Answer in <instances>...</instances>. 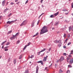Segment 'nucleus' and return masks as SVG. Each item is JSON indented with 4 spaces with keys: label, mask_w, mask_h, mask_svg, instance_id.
<instances>
[{
    "label": "nucleus",
    "mask_w": 73,
    "mask_h": 73,
    "mask_svg": "<svg viewBox=\"0 0 73 73\" xmlns=\"http://www.w3.org/2000/svg\"><path fill=\"white\" fill-rule=\"evenodd\" d=\"M47 27L45 26L43 28L42 30H41V32H40V34H42L45 33H46L48 31V30L47 29Z\"/></svg>",
    "instance_id": "obj_1"
},
{
    "label": "nucleus",
    "mask_w": 73,
    "mask_h": 73,
    "mask_svg": "<svg viewBox=\"0 0 73 73\" xmlns=\"http://www.w3.org/2000/svg\"><path fill=\"white\" fill-rule=\"evenodd\" d=\"M64 60V58L63 56H61L60 58V62H61Z\"/></svg>",
    "instance_id": "obj_2"
},
{
    "label": "nucleus",
    "mask_w": 73,
    "mask_h": 73,
    "mask_svg": "<svg viewBox=\"0 0 73 73\" xmlns=\"http://www.w3.org/2000/svg\"><path fill=\"white\" fill-rule=\"evenodd\" d=\"M46 50V49L45 48H44L43 50H42V51H40V52H38V55H40V52H43L44 51H45Z\"/></svg>",
    "instance_id": "obj_3"
},
{
    "label": "nucleus",
    "mask_w": 73,
    "mask_h": 73,
    "mask_svg": "<svg viewBox=\"0 0 73 73\" xmlns=\"http://www.w3.org/2000/svg\"><path fill=\"white\" fill-rule=\"evenodd\" d=\"M13 23V21H9L7 22V24H12Z\"/></svg>",
    "instance_id": "obj_4"
},
{
    "label": "nucleus",
    "mask_w": 73,
    "mask_h": 73,
    "mask_svg": "<svg viewBox=\"0 0 73 73\" xmlns=\"http://www.w3.org/2000/svg\"><path fill=\"white\" fill-rule=\"evenodd\" d=\"M37 63H40L42 65H43V62L41 60L38 62H37Z\"/></svg>",
    "instance_id": "obj_5"
},
{
    "label": "nucleus",
    "mask_w": 73,
    "mask_h": 73,
    "mask_svg": "<svg viewBox=\"0 0 73 73\" xmlns=\"http://www.w3.org/2000/svg\"><path fill=\"white\" fill-rule=\"evenodd\" d=\"M39 69V68L37 66L36 68V73H38V70Z\"/></svg>",
    "instance_id": "obj_6"
},
{
    "label": "nucleus",
    "mask_w": 73,
    "mask_h": 73,
    "mask_svg": "<svg viewBox=\"0 0 73 73\" xmlns=\"http://www.w3.org/2000/svg\"><path fill=\"white\" fill-rule=\"evenodd\" d=\"M73 63V59H71L70 61V64H72Z\"/></svg>",
    "instance_id": "obj_7"
},
{
    "label": "nucleus",
    "mask_w": 73,
    "mask_h": 73,
    "mask_svg": "<svg viewBox=\"0 0 73 73\" xmlns=\"http://www.w3.org/2000/svg\"><path fill=\"white\" fill-rule=\"evenodd\" d=\"M15 36H13V37L10 38V39L11 40H13V39H15Z\"/></svg>",
    "instance_id": "obj_8"
},
{
    "label": "nucleus",
    "mask_w": 73,
    "mask_h": 73,
    "mask_svg": "<svg viewBox=\"0 0 73 73\" xmlns=\"http://www.w3.org/2000/svg\"><path fill=\"white\" fill-rule=\"evenodd\" d=\"M6 2V1L5 0H4L2 2V5L3 6H4L5 5V4Z\"/></svg>",
    "instance_id": "obj_9"
},
{
    "label": "nucleus",
    "mask_w": 73,
    "mask_h": 73,
    "mask_svg": "<svg viewBox=\"0 0 73 73\" xmlns=\"http://www.w3.org/2000/svg\"><path fill=\"white\" fill-rule=\"evenodd\" d=\"M46 57H44V59L43 60V61L44 62H46Z\"/></svg>",
    "instance_id": "obj_10"
},
{
    "label": "nucleus",
    "mask_w": 73,
    "mask_h": 73,
    "mask_svg": "<svg viewBox=\"0 0 73 73\" xmlns=\"http://www.w3.org/2000/svg\"><path fill=\"white\" fill-rule=\"evenodd\" d=\"M35 21H33V22L32 23V26H31V27H33L34 26V24L35 23Z\"/></svg>",
    "instance_id": "obj_11"
},
{
    "label": "nucleus",
    "mask_w": 73,
    "mask_h": 73,
    "mask_svg": "<svg viewBox=\"0 0 73 73\" xmlns=\"http://www.w3.org/2000/svg\"><path fill=\"white\" fill-rule=\"evenodd\" d=\"M70 59V58L69 57H68L66 58L67 61V62H69V60Z\"/></svg>",
    "instance_id": "obj_12"
},
{
    "label": "nucleus",
    "mask_w": 73,
    "mask_h": 73,
    "mask_svg": "<svg viewBox=\"0 0 73 73\" xmlns=\"http://www.w3.org/2000/svg\"><path fill=\"white\" fill-rule=\"evenodd\" d=\"M59 13V12H58L55 13L54 14V15H55V16H57V15H58Z\"/></svg>",
    "instance_id": "obj_13"
},
{
    "label": "nucleus",
    "mask_w": 73,
    "mask_h": 73,
    "mask_svg": "<svg viewBox=\"0 0 73 73\" xmlns=\"http://www.w3.org/2000/svg\"><path fill=\"white\" fill-rule=\"evenodd\" d=\"M27 23V21H24L23 22V24H24V25H25L26 23Z\"/></svg>",
    "instance_id": "obj_14"
},
{
    "label": "nucleus",
    "mask_w": 73,
    "mask_h": 73,
    "mask_svg": "<svg viewBox=\"0 0 73 73\" xmlns=\"http://www.w3.org/2000/svg\"><path fill=\"white\" fill-rule=\"evenodd\" d=\"M38 33H37L35 35L33 36V37H36L37 35H38Z\"/></svg>",
    "instance_id": "obj_15"
},
{
    "label": "nucleus",
    "mask_w": 73,
    "mask_h": 73,
    "mask_svg": "<svg viewBox=\"0 0 73 73\" xmlns=\"http://www.w3.org/2000/svg\"><path fill=\"white\" fill-rule=\"evenodd\" d=\"M72 29V27H71V26H70V27H69V32H70Z\"/></svg>",
    "instance_id": "obj_16"
},
{
    "label": "nucleus",
    "mask_w": 73,
    "mask_h": 73,
    "mask_svg": "<svg viewBox=\"0 0 73 73\" xmlns=\"http://www.w3.org/2000/svg\"><path fill=\"white\" fill-rule=\"evenodd\" d=\"M61 45H62V43H60L58 45V47L60 48L61 46Z\"/></svg>",
    "instance_id": "obj_17"
},
{
    "label": "nucleus",
    "mask_w": 73,
    "mask_h": 73,
    "mask_svg": "<svg viewBox=\"0 0 73 73\" xmlns=\"http://www.w3.org/2000/svg\"><path fill=\"white\" fill-rule=\"evenodd\" d=\"M63 72V71H62L61 69H60L59 71L60 73H62Z\"/></svg>",
    "instance_id": "obj_18"
},
{
    "label": "nucleus",
    "mask_w": 73,
    "mask_h": 73,
    "mask_svg": "<svg viewBox=\"0 0 73 73\" xmlns=\"http://www.w3.org/2000/svg\"><path fill=\"white\" fill-rule=\"evenodd\" d=\"M29 72V70H26L24 73H28Z\"/></svg>",
    "instance_id": "obj_19"
},
{
    "label": "nucleus",
    "mask_w": 73,
    "mask_h": 73,
    "mask_svg": "<svg viewBox=\"0 0 73 73\" xmlns=\"http://www.w3.org/2000/svg\"><path fill=\"white\" fill-rule=\"evenodd\" d=\"M50 18H53L54 17V16L53 15H52L50 16Z\"/></svg>",
    "instance_id": "obj_20"
},
{
    "label": "nucleus",
    "mask_w": 73,
    "mask_h": 73,
    "mask_svg": "<svg viewBox=\"0 0 73 73\" xmlns=\"http://www.w3.org/2000/svg\"><path fill=\"white\" fill-rule=\"evenodd\" d=\"M19 35V33H17L16 34V35H14V36H15V37H16L17 36Z\"/></svg>",
    "instance_id": "obj_21"
},
{
    "label": "nucleus",
    "mask_w": 73,
    "mask_h": 73,
    "mask_svg": "<svg viewBox=\"0 0 73 73\" xmlns=\"http://www.w3.org/2000/svg\"><path fill=\"white\" fill-rule=\"evenodd\" d=\"M6 41H5L4 42H3L1 44V45H3L5 42H6Z\"/></svg>",
    "instance_id": "obj_22"
},
{
    "label": "nucleus",
    "mask_w": 73,
    "mask_h": 73,
    "mask_svg": "<svg viewBox=\"0 0 73 73\" xmlns=\"http://www.w3.org/2000/svg\"><path fill=\"white\" fill-rule=\"evenodd\" d=\"M25 25H24V24H23V23H22L21 24V25H20V26L21 27H22L23 26Z\"/></svg>",
    "instance_id": "obj_23"
},
{
    "label": "nucleus",
    "mask_w": 73,
    "mask_h": 73,
    "mask_svg": "<svg viewBox=\"0 0 73 73\" xmlns=\"http://www.w3.org/2000/svg\"><path fill=\"white\" fill-rule=\"evenodd\" d=\"M16 63V60H14V64H15Z\"/></svg>",
    "instance_id": "obj_24"
},
{
    "label": "nucleus",
    "mask_w": 73,
    "mask_h": 73,
    "mask_svg": "<svg viewBox=\"0 0 73 73\" xmlns=\"http://www.w3.org/2000/svg\"><path fill=\"white\" fill-rule=\"evenodd\" d=\"M27 46V45H26L25 46V47L24 48L23 50H24L26 48Z\"/></svg>",
    "instance_id": "obj_25"
},
{
    "label": "nucleus",
    "mask_w": 73,
    "mask_h": 73,
    "mask_svg": "<svg viewBox=\"0 0 73 73\" xmlns=\"http://www.w3.org/2000/svg\"><path fill=\"white\" fill-rule=\"evenodd\" d=\"M9 9H5V10L4 12H6V11H7V10H8Z\"/></svg>",
    "instance_id": "obj_26"
},
{
    "label": "nucleus",
    "mask_w": 73,
    "mask_h": 73,
    "mask_svg": "<svg viewBox=\"0 0 73 73\" xmlns=\"http://www.w3.org/2000/svg\"><path fill=\"white\" fill-rule=\"evenodd\" d=\"M14 4H15V3H13V2H11L10 3V5H13Z\"/></svg>",
    "instance_id": "obj_27"
},
{
    "label": "nucleus",
    "mask_w": 73,
    "mask_h": 73,
    "mask_svg": "<svg viewBox=\"0 0 73 73\" xmlns=\"http://www.w3.org/2000/svg\"><path fill=\"white\" fill-rule=\"evenodd\" d=\"M68 67L69 68H72V66L70 65H68Z\"/></svg>",
    "instance_id": "obj_28"
},
{
    "label": "nucleus",
    "mask_w": 73,
    "mask_h": 73,
    "mask_svg": "<svg viewBox=\"0 0 73 73\" xmlns=\"http://www.w3.org/2000/svg\"><path fill=\"white\" fill-rule=\"evenodd\" d=\"M62 11H67V10L65 9H64L63 10H62Z\"/></svg>",
    "instance_id": "obj_29"
},
{
    "label": "nucleus",
    "mask_w": 73,
    "mask_h": 73,
    "mask_svg": "<svg viewBox=\"0 0 73 73\" xmlns=\"http://www.w3.org/2000/svg\"><path fill=\"white\" fill-rule=\"evenodd\" d=\"M66 34H64V37H66Z\"/></svg>",
    "instance_id": "obj_30"
},
{
    "label": "nucleus",
    "mask_w": 73,
    "mask_h": 73,
    "mask_svg": "<svg viewBox=\"0 0 73 73\" xmlns=\"http://www.w3.org/2000/svg\"><path fill=\"white\" fill-rule=\"evenodd\" d=\"M9 44H10V42H8L7 43H6V45H8Z\"/></svg>",
    "instance_id": "obj_31"
},
{
    "label": "nucleus",
    "mask_w": 73,
    "mask_h": 73,
    "mask_svg": "<svg viewBox=\"0 0 73 73\" xmlns=\"http://www.w3.org/2000/svg\"><path fill=\"white\" fill-rule=\"evenodd\" d=\"M71 44V42H69L68 44V45H69Z\"/></svg>",
    "instance_id": "obj_32"
},
{
    "label": "nucleus",
    "mask_w": 73,
    "mask_h": 73,
    "mask_svg": "<svg viewBox=\"0 0 73 73\" xmlns=\"http://www.w3.org/2000/svg\"><path fill=\"white\" fill-rule=\"evenodd\" d=\"M22 58V55H21L19 56V59H21V58Z\"/></svg>",
    "instance_id": "obj_33"
},
{
    "label": "nucleus",
    "mask_w": 73,
    "mask_h": 73,
    "mask_svg": "<svg viewBox=\"0 0 73 73\" xmlns=\"http://www.w3.org/2000/svg\"><path fill=\"white\" fill-rule=\"evenodd\" d=\"M31 44V42H29L28 44V45H27V46H29L30 44Z\"/></svg>",
    "instance_id": "obj_34"
},
{
    "label": "nucleus",
    "mask_w": 73,
    "mask_h": 73,
    "mask_svg": "<svg viewBox=\"0 0 73 73\" xmlns=\"http://www.w3.org/2000/svg\"><path fill=\"white\" fill-rule=\"evenodd\" d=\"M12 15V13H11L10 14L8 15V17H10V16H11Z\"/></svg>",
    "instance_id": "obj_35"
},
{
    "label": "nucleus",
    "mask_w": 73,
    "mask_h": 73,
    "mask_svg": "<svg viewBox=\"0 0 73 73\" xmlns=\"http://www.w3.org/2000/svg\"><path fill=\"white\" fill-rule=\"evenodd\" d=\"M34 57V56L33 55H32L31 57V58H33Z\"/></svg>",
    "instance_id": "obj_36"
},
{
    "label": "nucleus",
    "mask_w": 73,
    "mask_h": 73,
    "mask_svg": "<svg viewBox=\"0 0 73 73\" xmlns=\"http://www.w3.org/2000/svg\"><path fill=\"white\" fill-rule=\"evenodd\" d=\"M20 42L19 40H18L17 42V44H19Z\"/></svg>",
    "instance_id": "obj_37"
},
{
    "label": "nucleus",
    "mask_w": 73,
    "mask_h": 73,
    "mask_svg": "<svg viewBox=\"0 0 73 73\" xmlns=\"http://www.w3.org/2000/svg\"><path fill=\"white\" fill-rule=\"evenodd\" d=\"M9 48V46H7L4 48L5 49L7 48Z\"/></svg>",
    "instance_id": "obj_38"
},
{
    "label": "nucleus",
    "mask_w": 73,
    "mask_h": 73,
    "mask_svg": "<svg viewBox=\"0 0 73 73\" xmlns=\"http://www.w3.org/2000/svg\"><path fill=\"white\" fill-rule=\"evenodd\" d=\"M51 47L50 48H49V49H48V51L49 52H50L51 50Z\"/></svg>",
    "instance_id": "obj_39"
},
{
    "label": "nucleus",
    "mask_w": 73,
    "mask_h": 73,
    "mask_svg": "<svg viewBox=\"0 0 73 73\" xmlns=\"http://www.w3.org/2000/svg\"><path fill=\"white\" fill-rule=\"evenodd\" d=\"M12 32V31H10L8 33V34H9Z\"/></svg>",
    "instance_id": "obj_40"
},
{
    "label": "nucleus",
    "mask_w": 73,
    "mask_h": 73,
    "mask_svg": "<svg viewBox=\"0 0 73 73\" xmlns=\"http://www.w3.org/2000/svg\"><path fill=\"white\" fill-rule=\"evenodd\" d=\"M59 23L58 22H57L56 23V24H55V25H57Z\"/></svg>",
    "instance_id": "obj_41"
},
{
    "label": "nucleus",
    "mask_w": 73,
    "mask_h": 73,
    "mask_svg": "<svg viewBox=\"0 0 73 73\" xmlns=\"http://www.w3.org/2000/svg\"><path fill=\"white\" fill-rule=\"evenodd\" d=\"M8 50V48H7V49H5V51H7Z\"/></svg>",
    "instance_id": "obj_42"
},
{
    "label": "nucleus",
    "mask_w": 73,
    "mask_h": 73,
    "mask_svg": "<svg viewBox=\"0 0 73 73\" xmlns=\"http://www.w3.org/2000/svg\"><path fill=\"white\" fill-rule=\"evenodd\" d=\"M17 21V19H16L15 20V21H13V23H14V22H15V21Z\"/></svg>",
    "instance_id": "obj_43"
},
{
    "label": "nucleus",
    "mask_w": 73,
    "mask_h": 73,
    "mask_svg": "<svg viewBox=\"0 0 73 73\" xmlns=\"http://www.w3.org/2000/svg\"><path fill=\"white\" fill-rule=\"evenodd\" d=\"M44 13H42L39 16V17H40L41 16H42V15H44Z\"/></svg>",
    "instance_id": "obj_44"
},
{
    "label": "nucleus",
    "mask_w": 73,
    "mask_h": 73,
    "mask_svg": "<svg viewBox=\"0 0 73 73\" xmlns=\"http://www.w3.org/2000/svg\"><path fill=\"white\" fill-rule=\"evenodd\" d=\"M67 73H70V71L69 70H68L67 72Z\"/></svg>",
    "instance_id": "obj_45"
},
{
    "label": "nucleus",
    "mask_w": 73,
    "mask_h": 73,
    "mask_svg": "<svg viewBox=\"0 0 73 73\" xmlns=\"http://www.w3.org/2000/svg\"><path fill=\"white\" fill-rule=\"evenodd\" d=\"M63 55L66 56V53H63Z\"/></svg>",
    "instance_id": "obj_46"
},
{
    "label": "nucleus",
    "mask_w": 73,
    "mask_h": 73,
    "mask_svg": "<svg viewBox=\"0 0 73 73\" xmlns=\"http://www.w3.org/2000/svg\"><path fill=\"white\" fill-rule=\"evenodd\" d=\"M28 0H27V1H26V3H25V4H26L27 3H28Z\"/></svg>",
    "instance_id": "obj_47"
},
{
    "label": "nucleus",
    "mask_w": 73,
    "mask_h": 73,
    "mask_svg": "<svg viewBox=\"0 0 73 73\" xmlns=\"http://www.w3.org/2000/svg\"><path fill=\"white\" fill-rule=\"evenodd\" d=\"M45 70L48 71V70L47 69V67H46V68L45 69Z\"/></svg>",
    "instance_id": "obj_48"
},
{
    "label": "nucleus",
    "mask_w": 73,
    "mask_h": 73,
    "mask_svg": "<svg viewBox=\"0 0 73 73\" xmlns=\"http://www.w3.org/2000/svg\"><path fill=\"white\" fill-rule=\"evenodd\" d=\"M44 1V0H41V3H42V2Z\"/></svg>",
    "instance_id": "obj_49"
},
{
    "label": "nucleus",
    "mask_w": 73,
    "mask_h": 73,
    "mask_svg": "<svg viewBox=\"0 0 73 73\" xmlns=\"http://www.w3.org/2000/svg\"><path fill=\"white\" fill-rule=\"evenodd\" d=\"M9 3L8 2H7V3H6V5H5L6 6Z\"/></svg>",
    "instance_id": "obj_50"
},
{
    "label": "nucleus",
    "mask_w": 73,
    "mask_h": 73,
    "mask_svg": "<svg viewBox=\"0 0 73 73\" xmlns=\"http://www.w3.org/2000/svg\"><path fill=\"white\" fill-rule=\"evenodd\" d=\"M72 8H73V3H72Z\"/></svg>",
    "instance_id": "obj_51"
},
{
    "label": "nucleus",
    "mask_w": 73,
    "mask_h": 73,
    "mask_svg": "<svg viewBox=\"0 0 73 73\" xmlns=\"http://www.w3.org/2000/svg\"><path fill=\"white\" fill-rule=\"evenodd\" d=\"M59 61H60V60H57V62H57V63H58V62Z\"/></svg>",
    "instance_id": "obj_52"
},
{
    "label": "nucleus",
    "mask_w": 73,
    "mask_h": 73,
    "mask_svg": "<svg viewBox=\"0 0 73 73\" xmlns=\"http://www.w3.org/2000/svg\"><path fill=\"white\" fill-rule=\"evenodd\" d=\"M73 54V52L71 51L70 54Z\"/></svg>",
    "instance_id": "obj_53"
},
{
    "label": "nucleus",
    "mask_w": 73,
    "mask_h": 73,
    "mask_svg": "<svg viewBox=\"0 0 73 73\" xmlns=\"http://www.w3.org/2000/svg\"><path fill=\"white\" fill-rule=\"evenodd\" d=\"M63 48H66V46H63Z\"/></svg>",
    "instance_id": "obj_54"
},
{
    "label": "nucleus",
    "mask_w": 73,
    "mask_h": 73,
    "mask_svg": "<svg viewBox=\"0 0 73 73\" xmlns=\"http://www.w3.org/2000/svg\"><path fill=\"white\" fill-rule=\"evenodd\" d=\"M70 57H71L72 56V55H68Z\"/></svg>",
    "instance_id": "obj_55"
},
{
    "label": "nucleus",
    "mask_w": 73,
    "mask_h": 73,
    "mask_svg": "<svg viewBox=\"0 0 73 73\" xmlns=\"http://www.w3.org/2000/svg\"><path fill=\"white\" fill-rule=\"evenodd\" d=\"M18 1V0H15V2H17Z\"/></svg>",
    "instance_id": "obj_56"
},
{
    "label": "nucleus",
    "mask_w": 73,
    "mask_h": 73,
    "mask_svg": "<svg viewBox=\"0 0 73 73\" xmlns=\"http://www.w3.org/2000/svg\"><path fill=\"white\" fill-rule=\"evenodd\" d=\"M68 37H70V35H68Z\"/></svg>",
    "instance_id": "obj_57"
},
{
    "label": "nucleus",
    "mask_w": 73,
    "mask_h": 73,
    "mask_svg": "<svg viewBox=\"0 0 73 73\" xmlns=\"http://www.w3.org/2000/svg\"><path fill=\"white\" fill-rule=\"evenodd\" d=\"M68 13H65V14L67 15L68 14Z\"/></svg>",
    "instance_id": "obj_58"
},
{
    "label": "nucleus",
    "mask_w": 73,
    "mask_h": 73,
    "mask_svg": "<svg viewBox=\"0 0 73 73\" xmlns=\"http://www.w3.org/2000/svg\"><path fill=\"white\" fill-rule=\"evenodd\" d=\"M72 31H73V27H72Z\"/></svg>",
    "instance_id": "obj_59"
},
{
    "label": "nucleus",
    "mask_w": 73,
    "mask_h": 73,
    "mask_svg": "<svg viewBox=\"0 0 73 73\" xmlns=\"http://www.w3.org/2000/svg\"><path fill=\"white\" fill-rule=\"evenodd\" d=\"M2 49L4 48V46H3L2 47Z\"/></svg>",
    "instance_id": "obj_60"
},
{
    "label": "nucleus",
    "mask_w": 73,
    "mask_h": 73,
    "mask_svg": "<svg viewBox=\"0 0 73 73\" xmlns=\"http://www.w3.org/2000/svg\"><path fill=\"white\" fill-rule=\"evenodd\" d=\"M44 55V54H43L42 55H41V56H43Z\"/></svg>",
    "instance_id": "obj_61"
},
{
    "label": "nucleus",
    "mask_w": 73,
    "mask_h": 73,
    "mask_svg": "<svg viewBox=\"0 0 73 73\" xmlns=\"http://www.w3.org/2000/svg\"><path fill=\"white\" fill-rule=\"evenodd\" d=\"M42 7H44V6L43 5H42Z\"/></svg>",
    "instance_id": "obj_62"
},
{
    "label": "nucleus",
    "mask_w": 73,
    "mask_h": 73,
    "mask_svg": "<svg viewBox=\"0 0 73 73\" xmlns=\"http://www.w3.org/2000/svg\"><path fill=\"white\" fill-rule=\"evenodd\" d=\"M54 29H55V28H52V30H54Z\"/></svg>",
    "instance_id": "obj_63"
},
{
    "label": "nucleus",
    "mask_w": 73,
    "mask_h": 73,
    "mask_svg": "<svg viewBox=\"0 0 73 73\" xmlns=\"http://www.w3.org/2000/svg\"><path fill=\"white\" fill-rule=\"evenodd\" d=\"M71 51L73 52V50H72Z\"/></svg>",
    "instance_id": "obj_64"
}]
</instances>
